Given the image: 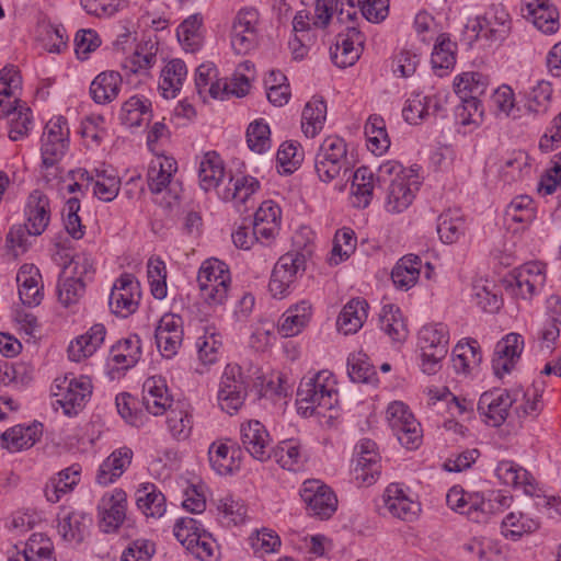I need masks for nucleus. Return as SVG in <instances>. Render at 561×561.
Segmentation results:
<instances>
[{"label":"nucleus","mask_w":561,"mask_h":561,"mask_svg":"<svg viewBox=\"0 0 561 561\" xmlns=\"http://www.w3.org/2000/svg\"><path fill=\"white\" fill-rule=\"evenodd\" d=\"M311 317V304L302 300L286 310L278 325L284 336H295L307 325Z\"/></svg>","instance_id":"40"},{"label":"nucleus","mask_w":561,"mask_h":561,"mask_svg":"<svg viewBox=\"0 0 561 561\" xmlns=\"http://www.w3.org/2000/svg\"><path fill=\"white\" fill-rule=\"evenodd\" d=\"M122 77L116 71H105L95 77L90 85V94L98 104L112 102L119 92Z\"/></svg>","instance_id":"39"},{"label":"nucleus","mask_w":561,"mask_h":561,"mask_svg":"<svg viewBox=\"0 0 561 561\" xmlns=\"http://www.w3.org/2000/svg\"><path fill=\"white\" fill-rule=\"evenodd\" d=\"M495 286L488 280H476L472 284V300L483 311L493 313L502 306V298L493 290Z\"/></svg>","instance_id":"54"},{"label":"nucleus","mask_w":561,"mask_h":561,"mask_svg":"<svg viewBox=\"0 0 561 561\" xmlns=\"http://www.w3.org/2000/svg\"><path fill=\"white\" fill-rule=\"evenodd\" d=\"M332 373L322 370L313 377L304 378L297 390L298 412L308 417L313 414L325 416L339 404V392Z\"/></svg>","instance_id":"1"},{"label":"nucleus","mask_w":561,"mask_h":561,"mask_svg":"<svg viewBox=\"0 0 561 561\" xmlns=\"http://www.w3.org/2000/svg\"><path fill=\"white\" fill-rule=\"evenodd\" d=\"M259 14L254 9H243L236 15L231 27V47L238 55L248 54L256 44Z\"/></svg>","instance_id":"11"},{"label":"nucleus","mask_w":561,"mask_h":561,"mask_svg":"<svg viewBox=\"0 0 561 561\" xmlns=\"http://www.w3.org/2000/svg\"><path fill=\"white\" fill-rule=\"evenodd\" d=\"M417 188L416 175L399 178L389 184L386 197V209L392 214L405 210L413 202L414 192Z\"/></svg>","instance_id":"22"},{"label":"nucleus","mask_w":561,"mask_h":561,"mask_svg":"<svg viewBox=\"0 0 561 561\" xmlns=\"http://www.w3.org/2000/svg\"><path fill=\"white\" fill-rule=\"evenodd\" d=\"M305 268L306 256L304 253L290 251L282 255L273 268L268 284L273 297L283 298L295 282L298 272H304Z\"/></svg>","instance_id":"7"},{"label":"nucleus","mask_w":561,"mask_h":561,"mask_svg":"<svg viewBox=\"0 0 561 561\" xmlns=\"http://www.w3.org/2000/svg\"><path fill=\"white\" fill-rule=\"evenodd\" d=\"M139 298V283L133 274L125 273L114 283L108 305L114 314L127 318L137 310Z\"/></svg>","instance_id":"10"},{"label":"nucleus","mask_w":561,"mask_h":561,"mask_svg":"<svg viewBox=\"0 0 561 561\" xmlns=\"http://www.w3.org/2000/svg\"><path fill=\"white\" fill-rule=\"evenodd\" d=\"M514 279L519 295L531 298L546 283L545 265L540 262H528L515 271Z\"/></svg>","instance_id":"25"},{"label":"nucleus","mask_w":561,"mask_h":561,"mask_svg":"<svg viewBox=\"0 0 561 561\" xmlns=\"http://www.w3.org/2000/svg\"><path fill=\"white\" fill-rule=\"evenodd\" d=\"M25 214L30 232L33 237L41 236L47 228L50 220L49 199L41 191L31 193Z\"/></svg>","instance_id":"29"},{"label":"nucleus","mask_w":561,"mask_h":561,"mask_svg":"<svg viewBox=\"0 0 561 561\" xmlns=\"http://www.w3.org/2000/svg\"><path fill=\"white\" fill-rule=\"evenodd\" d=\"M43 425L34 423L30 426H14L1 434V439L7 448L11 450H21L32 447L42 436Z\"/></svg>","instance_id":"42"},{"label":"nucleus","mask_w":561,"mask_h":561,"mask_svg":"<svg viewBox=\"0 0 561 561\" xmlns=\"http://www.w3.org/2000/svg\"><path fill=\"white\" fill-rule=\"evenodd\" d=\"M58 299L61 305L69 307L77 304L85 293V283L81 278L68 276L64 270L57 286Z\"/></svg>","instance_id":"55"},{"label":"nucleus","mask_w":561,"mask_h":561,"mask_svg":"<svg viewBox=\"0 0 561 561\" xmlns=\"http://www.w3.org/2000/svg\"><path fill=\"white\" fill-rule=\"evenodd\" d=\"M374 174L368 167L358 168L353 174L352 194L356 206L365 208L370 204L374 191Z\"/></svg>","instance_id":"53"},{"label":"nucleus","mask_w":561,"mask_h":561,"mask_svg":"<svg viewBox=\"0 0 561 561\" xmlns=\"http://www.w3.org/2000/svg\"><path fill=\"white\" fill-rule=\"evenodd\" d=\"M270 126L263 119L252 122L247 129V144L251 151L264 153L271 149Z\"/></svg>","instance_id":"61"},{"label":"nucleus","mask_w":561,"mask_h":561,"mask_svg":"<svg viewBox=\"0 0 561 561\" xmlns=\"http://www.w3.org/2000/svg\"><path fill=\"white\" fill-rule=\"evenodd\" d=\"M365 135L367 138V147L373 153L381 154L390 146L386 123L379 115L369 116L365 124Z\"/></svg>","instance_id":"51"},{"label":"nucleus","mask_w":561,"mask_h":561,"mask_svg":"<svg viewBox=\"0 0 561 561\" xmlns=\"http://www.w3.org/2000/svg\"><path fill=\"white\" fill-rule=\"evenodd\" d=\"M142 388V402L149 413L162 415L168 409H172L173 401L163 379L150 377Z\"/></svg>","instance_id":"28"},{"label":"nucleus","mask_w":561,"mask_h":561,"mask_svg":"<svg viewBox=\"0 0 561 561\" xmlns=\"http://www.w3.org/2000/svg\"><path fill=\"white\" fill-rule=\"evenodd\" d=\"M347 374L353 382L377 385V373L368 356L363 352L353 353L347 358Z\"/></svg>","instance_id":"50"},{"label":"nucleus","mask_w":561,"mask_h":561,"mask_svg":"<svg viewBox=\"0 0 561 561\" xmlns=\"http://www.w3.org/2000/svg\"><path fill=\"white\" fill-rule=\"evenodd\" d=\"M543 381H536L526 391L519 390V401L514 404V414L519 421L527 416L536 417L542 410Z\"/></svg>","instance_id":"43"},{"label":"nucleus","mask_w":561,"mask_h":561,"mask_svg":"<svg viewBox=\"0 0 561 561\" xmlns=\"http://www.w3.org/2000/svg\"><path fill=\"white\" fill-rule=\"evenodd\" d=\"M519 401V390L513 389L485 391L478 402V411L485 416V423L501 426L510 415V409Z\"/></svg>","instance_id":"6"},{"label":"nucleus","mask_w":561,"mask_h":561,"mask_svg":"<svg viewBox=\"0 0 561 561\" xmlns=\"http://www.w3.org/2000/svg\"><path fill=\"white\" fill-rule=\"evenodd\" d=\"M482 359L480 345L476 340L459 342L451 355L453 367L457 373L467 374Z\"/></svg>","instance_id":"44"},{"label":"nucleus","mask_w":561,"mask_h":561,"mask_svg":"<svg viewBox=\"0 0 561 561\" xmlns=\"http://www.w3.org/2000/svg\"><path fill=\"white\" fill-rule=\"evenodd\" d=\"M0 114L9 117V137L13 141L23 139L33 126L31 108L19 99H0Z\"/></svg>","instance_id":"18"},{"label":"nucleus","mask_w":561,"mask_h":561,"mask_svg":"<svg viewBox=\"0 0 561 561\" xmlns=\"http://www.w3.org/2000/svg\"><path fill=\"white\" fill-rule=\"evenodd\" d=\"M422 260L415 254L401 257L393 266L391 279L394 286L401 290H409L416 283L421 274Z\"/></svg>","instance_id":"32"},{"label":"nucleus","mask_w":561,"mask_h":561,"mask_svg":"<svg viewBox=\"0 0 561 561\" xmlns=\"http://www.w3.org/2000/svg\"><path fill=\"white\" fill-rule=\"evenodd\" d=\"M240 434L243 448L254 459L263 462L272 457L270 434L261 422L252 420L242 424Z\"/></svg>","instance_id":"17"},{"label":"nucleus","mask_w":561,"mask_h":561,"mask_svg":"<svg viewBox=\"0 0 561 561\" xmlns=\"http://www.w3.org/2000/svg\"><path fill=\"white\" fill-rule=\"evenodd\" d=\"M175 538L185 549L201 561H217V547L211 535L199 520L182 517L176 520L173 529Z\"/></svg>","instance_id":"3"},{"label":"nucleus","mask_w":561,"mask_h":561,"mask_svg":"<svg viewBox=\"0 0 561 561\" xmlns=\"http://www.w3.org/2000/svg\"><path fill=\"white\" fill-rule=\"evenodd\" d=\"M511 20L502 5H492L483 16L477 18L472 31L477 37L490 41H503L510 33Z\"/></svg>","instance_id":"15"},{"label":"nucleus","mask_w":561,"mask_h":561,"mask_svg":"<svg viewBox=\"0 0 561 561\" xmlns=\"http://www.w3.org/2000/svg\"><path fill=\"white\" fill-rule=\"evenodd\" d=\"M300 496L307 505L309 515L319 519L330 518L337 508L336 495L319 480L305 481Z\"/></svg>","instance_id":"8"},{"label":"nucleus","mask_w":561,"mask_h":561,"mask_svg":"<svg viewBox=\"0 0 561 561\" xmlns=\"http://www.w3.org/2000/svg\"><path fill=\"white\" fill-rule=\"evenodd\" d=\"M106 329L102 323H96L88 332L71 341L68 347V357L72 362H81L92 356L103 344Z\"/></svg>","instance_id":"27"},{"label":"nucleus","mask_w":561,"mask_h":561,"mask_svg":"<svg viewBox=\"0 0 561 561\" xmlns=\"http://www.w3.org/2000/svg\"><path fill=\"white\" fill-rule=\"evenodd\" d=\"M245 394L241 367L236 364L227 365L218 390V402L221 410L233 414L242 407Z\"/></svg>","instance_id":"9"},{"label":"nucleus","mask_w":561,"mask_h":561,"mask_svg":"<svg viewBox=\"0 0 561 561\" xmlns=\"http://www.w3.org/2000/svg\"><path fill=\"white\" fill-rule=\"evenodd\" d=\"M380 327L393 341H402L407 337V328L401 318V312L393 305L382 307Z\"/></svg>","instance_id":"59"},{"label":"nucleus","mask_w":561,"mask_h":561,"mask_svg":"<svg viewBox=\"0 0 561 561\" xmlns=\"http://www.w3.org/2000/svg\"><path fill=\"white\" fill-rule=\"evenodd\" d=\"M126 493L122 489H115L113 493L102 496L98 505L102 531L113 533L123 524L126 516Z\"/></svg>","instance_id":"16"},{"label":"nucleus","mask_w":561,"mask_h":561,"mask_svg":"<svg viewBox=\"0 0 561 561\" xmlns=\"http://www.w3.org/2000/svg\"><path fill=\"white\" fill-rule=\"evenodd\" d=\"M419 347L422 369L425 374H435L448 352V330L443 323L423 327L419 332Z\"/></svg>","instance_id":"4"},{"label":"nucleus","mask_w":561,"mask_h":561,"mask_svg":"<svg viewBox=\"0 0 561 561\" xmlns=\"http://www.w3.org/2000/svg\"><path fill=\"white\" fill-rule=\"evenodd\" d=\"M80 481V468L79 466H71L57 473L53 478L49 484L46 485L45 495L46 499L56 503L60 500L61 495L72 491L73 488Z\"/></svg>","instance_id":"46"},{"label":"nucleus","mask_w":561,"mask_h":561,"mask_svg":"<svg viewBox=\"0 0 561 561\" xmlns=\"http://www.w3.org/2000/svg\"><path fill=\"white\" fill-rule=\"evenodd\" d=\"M271 453L275 461L283 469L289 471L299 470L306 460V454L297 439L283 440L275 448H272Z\"/></svg>","instance_id":"38"},{"label":"nucleus","mask_w":561,"mask_h":561,"mask_svg":"<svg viewBox=\"0 0 561 561\" xmlns=\"http://www.w3.org/2000/svg\"><path fill=\"white\" fill-rule=\"evenodd\" d=\"M524 346L522 335L510 333L495 345L492 368L494 374L502 377L511 371L515 358H518Z\"/></svg>","instance_id":"19"},{"label":"nucleus","mask_w":561,"mask_h":561,"mask_svg":"<svg viewBox=\"0 0 561 561\" xmlns=\"http://www.w3.org/2000/svg\"><path fill=\"white\" fill-rule=\"evenodd\" d=\"M465 230V219L459 209H447L438 216L437 233L444 243L456 242Z\"/></svg>","instance_id":"48"},{"label":"nucleus","mask_w":561,"mask_h":561,"mask_svg":"<svg viewBox=\"0 0 561 561\" xmlns=\"http://www.w3.org/2000/svg\"><path fill=\"white\" fill-rule=\"evenodd\" d=\"M136 504L147 516L159 518L167 511L165 497L154 484H141L136 491Z\"/></svg>","instance_id":"36"},{"label":"nucleus","mask_w":561,"mask_h":561,"mask_svg":"<svg viewBox=\"0 0 561 561\" xmlns=\"http://www.w3.org/2000/svg\"><path fill=\"white\" fill-rule=\"evenodd\" d=\"M551 94L552 88L550 82L543 80L539 81L528 93L525 110L536 115L546 113Z\"/></svg>","instance_id":"64"},{"label":"nucleus","mask_w":561,"mask_h":561,"mask_svg":"<svg viewBox=\"0 0 561 561\" xmlns=\"http://www.w3.org/2000/svg\"><path fill=\"white\" fill-rule=\"evenodd\" d=\"M140 356L141 342L136 334L117 341L110 350V359L122 369L134 367Z\"/></svg>","instance_id":"35"},{"label":"nucleus","mask_w":561,"mask_h":561,"mask_svg":"<svg viewBox=\"0 0 561 561\" xmlns=\"http://www.w3.org/2000/svg\"><path fill=\"white\" fill-rule=\"evenodd\" d=\"M94 171L96 180L93 183V194L101 201H113L119 192L121 181L118 176L114 170L95 169Z\"/></svg>","instance_id":"57"},{"label":"nucleus","mask_w":561,"mask_h":561,"mask_svg":"<svg viewBox=\"0 0 561 561\" xmlns=\"http://www.w3.org/2000/svg\"><path fill=\"white\" fill-rule=\"evenodd\" d=\"M154 337L162 356L165 358L173 357L183 341L182 318L172 313L162 316L156 328Z\"/></svg>","instance_id":"14"},{"label":"nucleus","mask_w":561,"mask_h":561,"mask_svg":"<svg viewBox=\"0 0 561 561\" xmlns=\"http://www.w3.org/2000/svg\"><path fill=\"white\" fill-rule=\"evenodd\" d=\"M133 450L121 447L114 450L99 467L96 482L107 485L118 479L131 463Z\"/></svg>","instance_id":"30"},{"label":"nucleus","mask_w":561,"mask_h":561,"mask_svg":"<svg viewBox=\"0 0 561 561\" xmlns=\"http://www.w3.org/2000/svg\"><path fill=\"white\" fill-rule=\"evenodd\" d=\"M176 170V161L173 158L162 156L152 160L147 172L150 192L156 195L162 192L171 194V179Z\"/></svg>","instance_id":"26"},{"label":"nucleus","mask_w":561,"mask_h":561,"mask_svg":"<svg viewBox=\"0 0 561 561\" xmlns=\"http://www.w3.org/2000/svg\"><path fill=\"white\" fill-rule=\"evenodd\" d=\"M455 92L459 98L479 99L488 87V79L480 72H465L455 80Z\"/></svg>","instance_id":"56"},{"label":"nucleus","mask_w":561,"mask_h":561,"mask_svg":"<svg viewBox=\"0 0 561 561\" xmlns=\"http://www.w3.org/2000/svg\"><path fill=\"white\" fill-rule=\"evenodd\" d=\"M224 176L225 168L220 157L215 151L205 153L198 168L201 187L206 192L216 188Z\"/></svg>","instance_id":"45"},{"label":"nucleus","mask_w":561,"mask_h":561,"mask_svg":"<svg viewBox=\"0 0 561 561\" xmlns=\"http://www.w3.org/2000/svg\"><path fill=\"white\" fill-rule=\"evenodd\" d=\"M201 26L202 19L196 14L191 15L179 25L176 36L185 50L195 51L198 49L202 42L199 33Z\"/></svg>","instance_id":"60"},{"label":"nucleus","mask_w":561,"mask_h":561,"mask_svg":"<svg viewBox=\"0 0 561 561\" xmlns=\"http://www.w3.org/2000/svg\"><path fill=\"white\" fill-rule=\"evenodd\" d=\"M151 118V102L137 95L127 100L121 108L119 119L128 127H138Z\"/></svg>","instance_id":"49"},{"label":"nucleus","mask_w":561,"mask_h":561,"mask_svg":"<svg viewBox=\"0 0 561 561\" xmlns=\"http://www.w3.org/2000/svg\"><path fill=\"white\" fill-rule=\"evenodd\" d=\"M368 304L360 298L350 300L342 309L337 318V329L347 334L356 333L367 319Z\"/></svg>","instance_id":"34"},{"label":"nucleus","mask_w":561,"mask_h":561,"mask_svg":"<svg viewBox=\"0 0 561 561\" xmlns=\"http://www.w3.org/2000/svg\"><path fill=\"white\" fill-rule=\"evenodd\" d=\"M387 420L401 445L408 449L419 447L422 439L421 425L403 402L394 401L389 404Z\"/></svg>","instance_id":"5"},{"label":"nucleus","mask_w":561,"mask_h":561,"mask_svg":"<svg viewBox=\"0 0 561 561\" xmlns=\"http://www.w3.org/2000/svg\"><path fill=\"white\" fill-rule=\"evenodd\" d=\"M365 36L354 26L348 32H340L333 47L330 48L331 59L335 66L346 68L353 66L359 58Z\"/></svg>","instance_id":"13"},{"label":"nucleus","mask_w":561,"mask_h":561,"mask_svg":"<svg viewBox=\"0 0 561 561\" xmlns=\"http://www.w3.org/2000/svg\"><path fill=\"white\" fill-rule=\"evenodd\" d=\"M356 458L352 473L358 484L370 485L380 474V456L375 442L364 438L355 447Z\"/></svg>","instance_id":"12"},{"label":"nucleus","mask_w":561,"mask_h":561,"mask_svg":"<svg viewBox=\"0 0 561 561\" xmlns=\"http://www.w3.org/2000/svg\"><path fill=\"white\" fill-rule=\"evenodd\" d=\"M502 534L506 538L516 540L524 534L533 533L539 528V522L523 512H512L502 520Z\"/></svg>","instance_id":"52"},{"label":"nucleus","mask_w":561,"mask_h":561,"mask_svg":"<svg viewBox=\"0 0 561 561\" xmlns=\"http://www.w3.org/2000/svg\"><path fill=\"white\" fill-rule=\"evenodd\" d=\"M353 167L347 156V145L339 136H329L320 145L314 157V170L319 180L330 183L346 174Z\"/></svg>","instance_id":"2"},{"label":"nucleus","mask_w":561,"mask_h":561,"mask_svg":"<svg viewBox=\"0 0 561 561\" xmlns=\"http://www.w3.org/2000/svg\"><path fill=\"white\" fill-rule=\"evenodd\" d=\"M230 186L219 192V196L226 202H233L239 211L247 210V202L259 190L260 182L252 176L231 178Z\"/></svg>","instance_id":"31"},{"label":"nucleus","mask_w":561,"mask_h":561,"mask_svg":"<svg viewBox=\"0 0 561 561\" xmlns=\"http://www.w3.org/2000/svg\"><path fill=\"white\" fill-rule=\"evenodd\" d=\"M91 518L83 512L61 507L58 513V533L68 542H81L91 525Z\"/></svg>","instance_id":"20"},{"label":"nucleus","mask_w":561,"mask_h":561,"mask_svg":"<svg viewBox=\"0 0 561 561\" xmlns=\"http://www.w3.org/2000/svg\"><path fill=\"white\" fill-rule=\"evenodd\" d=\"M208 460L213 470L220 474L226 476L233 471L237 467L233 454L226 443L214 442L208 448Z\"/></svg>","instance_id":"58"},{"label":"nucleus","mask_w":561,"mask_h":561,"mask_svg":"<svg viewBox=\"0 0 561 561\" xmlns=\"http://www.w3.org/2000/svg\"><path fill=\"white\" fill-rule=\"evenodd\" d=\"M327 121V104L323 100L312 99L304 107L301 128L307 137H316Z\"/></svg>","instance_id":"47"},{"label":"nucleus","mask_w":561,"mask_h":561,"mask_svg":"<svg viewBox=\"0 0 561 561\" xmlns=\"http://www.w3.org/2000/svg\"><path fill=\"white\" fill-rule=\"evenodd\" d=\"M42 275L39 270L31 264H24L16 274L19 296L23 305L38 306L43 299Z\"/></svg>","instance_id":"21"},{"label":"nucleus","mask_w":561,"mask_h":561,"mask_svg":"<svg viewBox=\"0 0 561 561\" xmlns=\"http://www.w3.org/2000/svg\"><path fill=\"white\" fill-rule=\"evenodd\" d=\"M457 44L453 42L448 34L442 33L437 36L431 62L435 72L443 77L451 70L456 64Z\"/></svg>","instance_id":"33"},{"label":"nucleus","mask_w":561,"mask_h":561,"mask_svg":"<svg viewBox=\"0 0 561 561\" xmlns=\"http://www.w3.org/2000/svg\"><path fill=\"white\" fill-rule=\"evenodd\" d=\"M167 423L172 436L178 440H184L191 435L193 420L187 410L179 407L172 408L169 411Z\"/></svg>","instance_id":"62"},{"label":"nucleus","mask_w":561,"mask_h":561,"mask_svg":"<svg viewBox=\"0 0 561 561\" xmlns=\"http://www.w3.org/2000/svg\"><path fill=\"white\" fill-rule=\"evenodd\" d=\"M187 75V68L181 59L169 61L161 72L159 90L164 99H174L180 92Z\"/></svg>","instance_id":"37"},{"label":"nucleus","mask_w":561,"mask_h":561,"mask_svg":"<svg viewBox=\"0 0 561 561\" xmlns=\"http://www.w3.org/2000/svg\"><path fill=\"white\" fill-rule=\"evenodd\" d=\"M354 231L343 228L335 233L330 264L337 265L346 260L355 249Z\"/></svg>","instance_id":"63"},{"label":"nucleus","mask_w":561,"mask_h":561,"mask_svg":"<svg viewBox=\"0 0 561 561\" xmlns=\"http://www.w3.org/2000/svg\"><path fill=\"white\" fill-rule=\"evenodd\" d=\"M92 393L91 380L88 377L72 378L56 403L64 409L68 416L75 415L83 407L87 398Z\"/></svg>","instance_id":"24"},{"label":"nucleus","mask_w":561,"mask_h":561,"mask_svg":"<svg viewBox=\"0 0 561 561\" xmlns=\"http://www.w3.org/2000/svg\"><path fill=\"white\" fill-rule=\"evenodd\" d=\"M383 510L402 520H412L420 512V504L409 499L398 484H390L383 493Z\"/></svg>","instance_id":"23"},{"label":"nucleus","mask_w":561,"mask_h":561,"mask_svg":"<svg viewBox=\"0 0 561 561\" xmlns=\"http://www.w3.org/2000/svg\"><path fill=\"white\" fill-rule=\"evenodd\" d=\"M526 15L531 18L534 25L546 34L554 33L559 27V12L549 3L536 2L524 4Z\"/></svg>","instance_id":"41"}]
</instances>
